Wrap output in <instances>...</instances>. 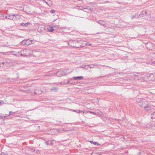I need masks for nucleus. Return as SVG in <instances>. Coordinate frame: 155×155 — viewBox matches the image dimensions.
<instances>
[{
    "label": "nucleus",
    "mask_w": 155,
    "mask_h": 155,
    "mask_svg": "<svg viewBox=\"0 0 155 155\" xmlns=\"http://www.w3.org/2000/svg\"><path fill=\"white\" fill-rule=\"evenodd\" d=\"M29 50L27 49H24L22 51H21L20 52H16L13 51H12L11 52L9 51L8 52H6L5 54L6 55H9L10 54V53L13 55H15L16 56H19L20 54L21 55L22 54L25 52H26Z\"/></svg>",
    "instance_id": "1"
},
{
    "label": "nucleus",
    "mask_w": 155,
    "mask_h": 155,
    "mask_svg": "<svg viewBox=\"0 0 155 155\" xmlns=\"http://www.w3.org/2000/svg\"><path fill=\"white\" fill-rule=\"evenodd\" d=\"M20 15L17 14H9L8 15V19H10L13 21H16L19 19L21 18Z\"/></svg>",
    "instance_id": "2"
},
{
    "label": "nucleus",
    "mask_w": 155,
    "mask_h": 155,
    "mask_svg": "<svg viewBox=\"0 0 155 155\" xmlns=\"http://www.w3.org/2000/svg\"><path fill=\"white\" fill-rule=\"evenodd\" d=\"M35 91L34 92V94H40L42 92L41 89L36 87L35 89L34 88Z\"/></svg>",
    "instance_id": "3"
},
{
    "label": "nucleus",
    "mask_w": 155,
    "mask_h": 155,
    "mask_svg": "<svg viewBox=\"0 0 155 155\" xmlns=\"http://www.w3.org/2000/svg\"><path fill=\"white\" fill-rule=\"evenodd\" d=\"M56 75L58 77H61L64 75V72L63 71H59L57 72L56 74Z\"/></svg>",
    "instance_id": "4"
},
{
    "label": "nucleus",
    "mask_w": 155,
    "mask_h": 155,
    "mask_svg": "<svg viewBox=\"0 0 155 155\" xmlns=\"http://www.w3.org/2000/svg\"><path fill=\"white\" fill-rule=\"evenodd\" d=\"M97 23H99V24H100V25H101L104 27H105V26H106V22L103 20H100L98 21H97Z\"/></svg>",
    "instance_id": "5"
},
{
    "label": "nucleus",
    "mask_w": 155,
    "mask_h": 155,
    "mask_svg": "<svg viewBox=\"0 0 155 155\" xmlns=\"http://www.w3.org/2000/svg\"><path fill=\"white\" fill-rule=\"evenodd\" d=\"M43 2H45L47 5L49 6H51L52 5L51 2L50 0H43Z\"/></svg>",
    "instance_id": "6"
},
{
    "label": "nucleus",
    "mask_w": 155,
    "mask_h": 155,
    "mask_svg": "<svg viewBox=\"0 0 155 155\" xmlns=\"http://www.w3.org/2000/svg\"><path fill=\"white\" fill-rule=\"evenodd\" d=\"M63 71L64 72V75H67L68 74L71 72V70L69 69L64 70Z\"/></svg>",
    "instance_id": "7"
},
{
    "label": "nucleus",
    "mask_w": 155,
    "mask_h": 155,
    "mask_svg": "<svg viewBox=\"0 0 155 155\" xmlns=\"http://www.w3.org/2000/svg\"><path fill=\"white\" fill-rule=\"evenodd\" d=\"M26 45H29L31 44L32 42H34V41L33 40H30L29 39H26Z\"/></svg>",
    "instance_id": "8"
},
{
    "label": "nucleus",
    "mask_w": 155,
    "mask_h": 155,
    "mask_svg": "<svg viewBox=\"0 0 155 155\" xmlns=\"http://www.w3.org/2000/svg\"><path fill=\"white\" fill-rule=\"evenodd\" d=\"M144 109L145 110H150L151 108V106L149 104H147L144 107Z\"/></svg>",
    "instance_id": "9"
},
{
    "label": "nucleus",
    "mask_w": 155,
    "mask_h": 155,
    "mask_svg": "<svg viewBox=\"0 0 155 155\" xmlns=\"http://www.w3.org/2000/svg\"><path fill=\"white\" fill-rule=\"evenodd\" d=\"M152 57L153 58V59H152V60L154 61L152 62H151V64L152 65H155V54L152 55Z\"/></svg>",
    "instance_id": "10"
},
{
    "label": "nucleus",
    "mask_w": 155,
    "mask_h": 155,
    "mask_svg": "<svg viewBox=\"0 0 155 155\" xmlns=\"http://www.w3.org/2000/svg\"><path fill=\"white\" fill-rule=\"evenodd\" d=\"M84 77L82 76H78L76 77H74L73 78L75 80H80L83 79Z\"/></svg>",
    "instance_id": "11"
},
{
    "label": "nucleus",
    "mask_w": 155,
    "mask_h": 155,
    "mask_svg": "<svg viewBox=\"0 0 155 155\" xmlns=\"http://www.w3.org/2000/svg\"><path fill=\"white\" fill-rule=\"evenodd\" d=\"M152 45V43L150 42H148L146 44V47L147 49H149V50L151 49V48L149 47V46L151 45Z\"/></svg>",
    "instance_id": "12"
},
{
    "label": "nucleus",
    "mask_w": 155,
    "mask_h": 155,
    "mask_svg": "<svg viewBox=\"0 0 155 155\" xmlns=\"http://www.w3.org/2000/svg\"><path fill=\"white\" fill-rule=\"evenodd\" d=\"M30 24V23L29 22H28L27 23H21L20 25L22 26H24L25 27H27L28 25H29Z\"/></svg>",
    "instance_id": "13"
},
{
    "label": "nucleus",
    "mask_w": 155,
    "mask_h": 155,
    "mask_svg": "<svg viewBox=\"0 0 155 155\" xmlns=\"http://www.w3.org/2000/svg\"><path fill=\"white\" fill-rule=\"evenodd\" d=\"M90 66V65H82V66H81L80 68H83L86 70H87L88 68V67Z\"/></svg>",
    "instance_id": "14"
},
{
    "label": "nucleus",
    "mask_w": 155,
    "mask_h": 155,
    "mask_svg": "<svg viewBox=\"0 0 155 155\" xmlns=\"http://www.w3.org/2000/svg\"><path fill=\"white\" fill-rule=\"evenodd\" d=\"M147 12L146 11H143L142 12V13L140 14L139 15V16L140 17H143V15H146L147 14Z\"/></svg>",
    "instance_id": "15"
},
{
    "label": "nucleus",
    "mask_w": 155,
    "mask_h": 155,
    "mask_svg": "<svg viewBox=\"0 0 155 155\" xmlns=\"http://www.w3.org/2000/svg\"><path fill=\"white\" fill-rule=\"evenodd\" d=\"M136 102L138 103H140L142 101V99L139 98H136Z\"/></svg>",
    "instance_id": "16"
},
{
    "label": "nucleus",
    "mask_w": 155,
    "mask_h": 155,
    "mask_svg": "<svg viewBox=\"0 0 155 155\" xmlns=\"http://www.w3.org/2000/svg\"><path fill=\"white\" fill-rule=\"evenodd\" d=\"M54 30V29L52 27H49L48 28V31L50 32H52Z\"/></svg>",
    "instance_id": "17"
},
{
    "label": "nucleus",
    "mask_w": 155,
    "mask_h": 155,
    "mask_svg": "<svg viewBox=\"0 0 155 155\" xmlns=\"http://www.w3.org/2000/svg\"><path fill=\"white\" fill-rule=\"evenodd\" d=\"M95 115H100L101 114V112L100 110H97V111H95Z\"/></svg>",
    "instance_id": "18"
},
{
    "label": "nucleus",
    "mask_w": 155,
    "mask_h": 155,
    "mask_svg": "<svg viewBox=\"0 0 155 155\" xmlns=\"http://www.w3.org/2000/svg\"><path fill=\"white\" fill-rule=\"evenodd\" d=\"M58 89L57 87H54L53 88H51V92H52L53 91L56 92L58 91Z\"/></svg>",
    "instance_id": "19"
},
{
    "label": "nucleus",
    "mask_w": 155,
    "mask_h": 155,
    "mask_svg": "<svg viewBox=\"0 0 155 155\" xmlns=\"http://www.w3.org/2000/svg\"><path fill=\"white\" fill-rule=\"evenodd\" d=\"M21 45H26V39H25L22 41L21 42Z\"/></svg>",
    "instance_id": "20"
},
{
    "label": "nucleus",
    "mask_w": 155,
    "mask_h": 155,
    "mask_svg": "<svg viewBox=\"0 0 155 155\" xmlns=\"http://www.w3.org/2000/svg\"><path fill=\"white\" fill-rule=\"evenodd\" d=\"M89 142L91 143H93L95 145H100V144L99 143H98L97 142H93L92 141H89Z\"/></svg>",
    "instance_id": "21"
},
{
    "label": "nucleus",
    "mask_w": 155,
    "mask_h": 155,
    "mask_svg": "<svg viewBox=\"0 0 155 155\" xmlns=\"http://www.w3.org/2000/svg\"><path fill=\"white\" fill-rule=\"evenodd\" d=\"M151 117L152 119L155 118V111L152 114Z\"/></svg>",
    "instance_id": "22"
},
{
    "label": "nucleus",
    "mask_w": 155,
    "mask_h": 155,
    "mask_svg": "<svg viewBox=\"0 0 155 155\" xmlns=\"http://www.w3.org/2000/svg\"><path fill=\"white\" fill-rule=\"evenodd\" d=\"M86 113H90L91 114H94L95 115V114H96L95 113V112H92V111H86Z\"/></svg>",
    "instance_id": "23"
},
{
    "label": "nucleus",
    "mask_w": 155,
    "mask_h": 155,
    "mask_svg": "<svg viewBox=\"0 0 155 155\" xmlns=\"http://www.w3.org/2000/svg\"><path fill=\"white\" fill-rule=\"evenodd\" d=\"M143 101H142V102L140 103V104H139V105L141 107H143Z\"/></svg>",
    "instance_id": "24"
},
{
    "label": "nucleus",
    "mask_w": 155,
    "mask_h": 155,
    "mask_svg": "<svg viewBox=\"0 0 155 155\" xmlns=\"http://www.w3.org/2000/svg\"><path fill=\"white\" fill-rule=\"evenodd\" d=\"M143 101H142V102L140 103V104H139V105L141 107H143Z\"/></svg>",
    "instance_id": "25"
},
{
    "label": "nucleus",
    "mask_w": 155,
    "mask_h": 155,
    "mask_svg": "<svg viewBox=\"0 0 155 155\" xmlns=\"http://www.w3.org/2000/svg\"><path fill=\"white\" fill-rule=\"evenodd\" d=\"M73 111L75 112H76L77 113H81L82 112V111H81V110H73Z\"/></svg>",
    "instance_id": "26"
},
{
    "label": "nucleus",
    "mask_w": 155,
    "mask_h": 155,
    "mask_svg": "<svg viewBox=\"0 0 155 155\" xmlns=\"http://www.w3.org/2000/svg\"><path fill=\"white\" fill-rule=\"evenodd\" d=\"M50 12L52 14H53L55 12V11L54 10H50Z\"/></svg>",
    "instance_id": "27"
},
{
    "label": "nucleus",
    "mask_w": 155,
    "mask_h": 155,
    "mask_svg": "<svg viewBox=\"0 0 155 155\" xmlns=\"http://www.w3.org/2000/svg\"><path fill=\"white\" fill-rule=\"evenodd\" d=\"M136 17V15H132L131 16V18L132 19H134Z\"/></svg>",
    "instance_id": "28"
},
{
    "label": "nucleus",
    "mask_w": 155,
    "mask_h": 155,
    "mask_svg": "<svg viewBox=\"0 0 155 155\" xmlns=\"http://www.w3.org/2000/svg\"><path fill=\"white\" fill-rule=\"evenodd\" d=\"M4 104V102L2 100H0V104Z\"/></svg>",
    "instance_id": "29"
},
{
    "label": "nucleus",
    "mask_w": 155,
    "mask_h": 155,
    "mask_svg": "<svg viewBox=\"0 0 155 155\" xmlns=\"http://www.w3.org/2000/svg\"><path fill=\"white\" fill-rule=\"evenodd\" d=\"M138 73H135L134 74V75L135 76H138Z\"/></svg>",
    "instance_id": "30"
},
{
    "label": "nucleus",
    "mask_w": 155,
    "mask_h": 155,
    "mask_svg": "<svg viewBox=\"0 0 155 155\" xmlns=\"http://www.w3.org/2000/svg\"><path fill=\"white\" fill-rule=\"evenodd\" d=\"M86 45H87V46H91V43H87V44H86Z\"/></svg>",
    "instance_id": "31"
},
{
    "label": "nucleus",
    "mask_w": 155,
    "mask_h": 155,
    "mask_svg": "<svg viewBox=\"0 0 155 155\" xmlns=\"http://www.w3.org/2000/svg\"><path fill=\"white\" fill-rule=\"evenodd\" d=\"M72 42V41H70V42H69L68 43V45H70L71 46H72L71 45V43Z\"/></svg>",
    "instance_id": "32"
},
{
    "label": "nucleus",
    "mask_w": 155,
    "mask_h": 155,
    "mask_svg": "<svg viewBox=\"0 0 155 155\" xmlns=\"http://www.w3.org/2000/svg\"><path fill=\"white\" fill-rule=\"evenodd\" d=\"M1 155H5V153L4 152H2L1 153Z\"/></svg>",
    "instance_id": "33"
},
{
    "label": "nucleus",
    "mask_w": 155,
    "mask_h": 155,
    "mask_svg": "<svg viewBox=\"0 0 155 155\" xmlns=\"http://www.w3.org/2000/svg\"><path fill=\"white\" fill-rule=\"evenodd\" d=\"M12 113H13V112H12V111H10L9 112V115H11Z\"/></svg>",
    "instance_id": "34"
},
{
    "label": "nucleus",
    "mask_w": 155,
    "mask_h": 155,
    "mask_svg": "<svg viewBox=\"0 0 155 155\" xmlns=\"http://www.w3.org/2000/svg\"><path fill=\"white\" fill-rule=\"evenodd\" d=\"M45 143L47 145H48L49 144L48 143V142H45Z\"/></svg>",
    "instance_id": "35"
},
{
    "label": "nucleus",
    "mask_w": 155,
    "mask_h": 155,
    "mask_svg": "<svg viewBox=\"0 0 155 155\" xmlns=\"http://www.w3.org/2000/svg\"><path fill=\"white\" fill-rule=\"evenodd\" d=\"M37 153H40V151L39 150H37L36 151Z\"/></svg>",
    "instance_id": "36"
},
{
    "label": "nucleus",
    "mask_w": 155,
    "mask_h": 155,
    "mask_svg": "<svg viewBox=\"0 0 155 155\" xmlns=\"http://www.w3.org/2000/svg\"><path fill=\"white\" fill-rule=\"evenodd\" d=\"M50 143L51 145L53 144V143L52 142L50 141Z\"/></svg>",
    "instance_id": "37"
},
{
    "label": "nucleus",
    "mask_w": 155,
    "mask_h": 155,
    "mask_svg": "<svg viewBox=\"0 0 155 155\" xmlns=\"http://www.w3.org/2000/svg\"><path fill=\"white\" fill-rule=\"evenodd\" d=\"M5 18H7V19H8V16H6L5 17Z\"/></svg>",
    "instance_id": "38"
},
{
    "label": "nucleus",
    "mask_w": 155,
    "mask_h": 155,
    "mask_svg": "<svg viewBox=\"0 0 155 155\" xmlns=\"http://www.w3.org/2000/svg\"><path fill=\"white\" fill-rule=\"evenodd\" d=\"M93 67H91H91H90V68H93Z\"/></svg>",
    "instance_id": "39"
},
{
    "label": "nucleus",
    "mask_w": 155,
    "mask_h": 155,
    "mask_svg": "<svg viewBox=\"0 0 155 155\" xmlns=\"http://www.w3.org/2000/svg\"><path fill=\"white\" fill-rule=\"evenodd\" d=\"M5 155H8V154L6 153V154H5Z\"/></svg>",
    "instance_id": "40"
},
{
    "label": "nucleus",
    "mask_w": 155,
    "mask_h": 155,
    "mask_svg": "<svg viewBox=\"0 0 155 155\" xmlns=\"http://www.w3.org/2000/svg\"><path fill=\"white\" fill-rule=\"evenodd\" d=\"M2 63H3V64H4V62H2Z\"/></svg>",
    "instance_id": "41"
},
{
    "label": "nucleus",
    "mask_w": 155,
    "mask_h": 155,
    "mask_svg": "<svg viewBox=\"0 0 155 155\" xmlns=\"http://www.w3.org/2000/svg\"><path fill=\"white\" fill-rule=\"evenodd\" d=\"M106 2L107 3H108V1H106Z\"/></svg>",
    "instance_id": "42"
},
{
    "label": "nucleus",
    "mask_w": 155,
    "mask_h": 155,
    "mask_svg": "<svg viewBox=\"0 0 155 155\" xmlns=\"http://www.w3.org/2000/svg\"><path fill=\"white\" fill-rule=\"evenodd\" d=\"M154 127H155V124H154Z\"/></svg>",
    "instance_id": "43"
},
{
    "label": "nucleus",
    "mask_w": 155,
    "mask_h": 155,
    "mask_svg": "<svg viewBox=\"0 0 155 155\" xmlns=\"http://www.w3.org/2000/svg\"><path fill=\"white\" fill-rule=\"evenodd\" d=\"M98 155H102V154H99Z\"/></svg>",
    "instance_id": "44"
},
{
    "label": "nucleus",
    "mask_w": 155,
    "mask_h": 155,
    "mask_svg": "<svg viewBox=\"0 0 155 155\" xmlns=\"http://www.w3.org/2000/svg\"><path fill=\"white\" fill-rule=\"evenodd\" d=\"M154 74L155 75V74Z\"/></svg>",
    "instance_id": "45"
}]
</instances>
